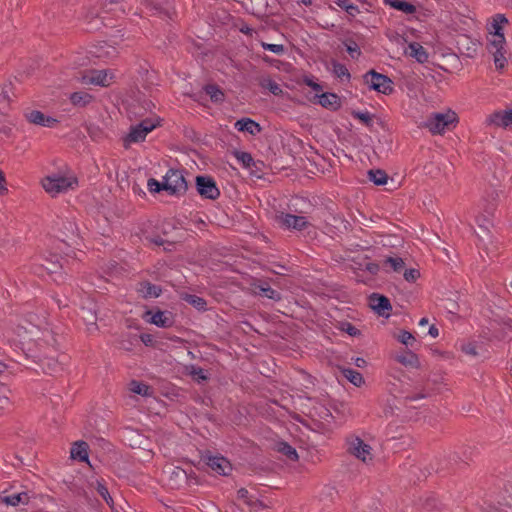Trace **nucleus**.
Wrapping results in <instances>:
<instances>
[{
  "label": "nucleus",
  "mask_w": 512,
  "mask_h": 512,
  "mask_svg": "<svg viewBox=\"0 0 512 512\" xmlns=\"http://www.w3.org/2000/svg\"><path fill=\"white\" fill-rule=\"evenodd\" d=\"M254 293L261 296L266 297L268 299L279 301L281 299V295L278 291L274 290L267 283H259L254 285Z\"/></svg>",
  "instance_id": "21"
},
{
  "label": "nucleus",
  "mask_w": 512,
  "mask_h": 512,
  "mask_svg": "<svg viewBox=\"0 0 512 512\" xmlns=\"http://www.w3.org/2000/svg\"><path fill=\"white\" fill-rule=\"evenodd\" d=\"M62 226L64 228V231H62L61 236L65 238H70V236H73L76 232V225L72 221H62Z\"/></svg>",
  "instance_id": "43"
},
{
  "label": "nucleus",
  "mask_w": 512,
  "mask_h": 512,
  "mask_svg": "<svg viewBox=\"0 0 512 512\" xmlns=\"http://www.w3.org/2000/svg\"><path fill=\"white\" fill-rule=\"evenodd\" d=\"M396 360L400 364H402L406 367H411V368H416V369L420 367V362H419L418 356L411 351H408L404 354L397 355Z\"/></svg>",
  "instance_id": "24"
},
{
  "label": "nucleus",
  "mask_w": 512,
  "mask_h": 512,
  "mask_svg": "<svg viewBox=\"0 0 512 512\" xmlns=\"http://www.w3.org/2000/svg\"><path fill=\"white\" fill-rule=\"evenodd\" d=\"M346 50L352 58L358 57L361 54L360 48L355 42L346 44Z\"/></svg>",
  "instance_id": "48"
},
{
  "label": "nucleus",
  "mask_w": 512,
  "mask_h": 512,
  "mask_svg": "<svg viewBox=\"0 0 512 512\" xmlns=\"http://www.w3.org/2000/svg\"><path fill=\"white\" fill-rule=\"evenodd\" d=\"M262 47L265 50H269L275 54H282L285 50L284 46L281 44H269V43H262Z\"/></svg>",
  "instance_id": "47"
},
{
  "label": "nucleus",
  "mask_w": 512,
  "mask_h": 512,
  "mask_svg": "<svg viewBox=\"0 0 512 512\" xmlns=\"http://www.w3.org/2000/svg\"><path fill=\"white\" fill-rule=\"evenodd\" d=\"M235 157L245 168H251L253 165H255L254 159L248 152L236 151Z\"/></svg>",
  "instance_id": "37"
},
{
  "label": "nucleus",
  "mask_w": 512,
  "mask_h": 512,
  "mask_svg": "<svg viewBox=\"0 0 512 512\" xmlns=\"http://www.w3.org/2000/svg\"><path fill=\"white\" fill-rule=\"evenodd\" d=\"M183 299L198 310L206 309L207 302L202 297L186 294Z\"/></svg>",
  "instance_id": "34"
},
{
  "label": "nucleus",
  "mask_w": 512,
  "mask_h": 512,
  "mask_svg": "<svg viewBox=\"0 0 512 512\" xmlns=\"http://www.w3.org/2000/svg\"><path fill=\"white\" fill-rule=\"evenodd\" d=\"M113 74L108 70H91L83 77V82L99 86H109L112 83Z\"/></svg>",
  "instance_id": "12"
},
{
  "label": "nucleus",
  "mask_w": 512,
  "mask_h": 512,
  "mask_svg": "<svg viewBox=\"0 0 512 512\" xmlns=\"http://www.w3.org/2000/svg\"><path fill=\"white\" fill-rule=\"evenodd\" d=\"M190 375L193 376V378L198 382L205 381L208 379L204 369L194 365L190 366Z\"/></svg>",
  "instance_id": "41"
},
{
  "label": "nucleus",
  "mask_w": 512,
  "mask_h": 512,
  "mask_svg": "<svg viewBox=\"0 0 512 512\" xmlns=\"http://www.w3.org/2000/svg\"><path fill=\"white\" fill-rule=\"evenodd\" d=\"M506 493H507V496H504L503 497V503H500L501 505H504L506 507H510L512 506V489L509 490L506 488Z\"/></svg>",
  "instance_id": "53"
},
{
  "label": "nucleus",
  "mask_w": 512,
  "mask_h": 512,
  "mask_svg": "<svg viewBox=\"0 0 512 512\" xmlns=\"http://www.w3.org/2000/svg\"><path fill=\"white\" fill-rule=\"evenodd\" d=\"M409 55L415 58L419 63H424L428 59V54L424 47L416 42L409 44Z\"/></svg>",
  "instance_id": "25"
},
{
  "label": "nucleus",
  "mask_w": 512,
  "mask_h": 512,
  "mask_svg": "<svg viewBox=\"0 0 512 512\" xmlns=\"http://www.w3.org/2000/svg\"><path fill=\"white\" fill-rule=\"evenodd\" d=\"M156 127V124L150 119H145L136 126H132L126 138L128 142L137 143L143 141L147 134Z\"/></svg>",
  "instance_id": "10"
},
{
  "label": "nucleus",
  "mask_w": 512,
  "mask_h": 512,
  "mask_svg": "<svg viewBox=\"0 0 512 512\" xmlns=\"http://www.w3.org/2000/svg\"><path fill=\"white\" fill-rule=\"evenodd\" d=\"M425 397H426L425 394L419 393V394H413V395L407 396L406 400L414 401V400L422 399V398H425Z\"/></svg>",
  "instance_id": "60"
},
{
  "label": "nucleus",
  "mask_w": 512,
  "mask_h": 512,
  "mask_svg": "<svg viewBox=\"0 0 512 512\" xmlns=\"http://www.w3.org/2000/svg\"><path fill=\"white\" fill-rule=\"evenodd\" d=\"M354 364L357 366V367H364L366 365V361L365 359L361 358V357H357L354 359Z\"/></svg>",
  "instance_id": "61"
},
{
  "label": "nucleus",
  "mask_w": 512,
  "mask_h": 512,
  "mask_svg": "<svg viewBox=\"0 0 512 512\" xmlns=\"http://www.w3.org/2000/svg\"><path fill=\"white\" fill-rule=\"evenodd\" d=\"M276 449L281 454L285 455L289 460L291 461H297L298 460V454L291 445H289L286 442H279L276 444Z\"/></svg>",
  "instance_id": "29"
},
{
  "label": "nucleus",
  "mask_w": 512,
  "mask_h": 512,
  "mask_svg": "<svg viewBox=\"0 0 512 512\" xmlns=\"http://www.w3.org/2000/svg\"><path fill=\"white\" fill-rule=\"evenodd\" d=\"M25 117L30 123L43 127H52L57 122L56 119L46 116L44 113L38 110L26 112Z\"/></svg>",
  "instance_id": "17"
},
{
  "label": "nucleus",
  "mask_w": 512,
  "mask_h": 512,
  "mask_svg": "<svg viewBox=\"0 0 512 512\" xmlns=\"http://www.w3.org/2000/svg\"><path fill=\"white\" fill-rule=\"evenodd\" d=\"M317 97L318 103L326 109L335 111L341 107L340 97L335 93L326 92L317 95Z\"/></svg>",
  "instance_id": "19"
},
{
  "label": "nucleus",
  "mask_w": 512,
  "mask_h": 512,
  "mask_svg": "<svg viewBox=\"0 0 512 512\" xmlns=\"http://www.w3.org/2000/svg\"><path fill=\"white\" fill-rule=\"evenodd\" d=\"M10 98L9 93L6 90L0 92V108H7L9 106Z\"/></svg>",
  "instance_id": "50"
},
{
  "label": "nucleus",
  "mask_w": 512,
  "mask_h": 512,
  "mask_svg": "<svg viewBox=\"0 0 512 512\" xmlns=\"http://www.w3.org/2000/svg\"><path fill=\"white\" fill-rule=\"evenodd\" d=\"M429 335H431L433 338L438 337L439 330L435 325H431L428 331Z\"/></svg>",
  "instance_id": "59"
},
{
  "label": "nucleus",
  "mask_w": 512,
  "mask_h": 512,
  "mask_svg": "<svg viewBox=\"0 0 512 512\" xmlns=\"http://www.w3.org/2000/svg\"><path fill=\"white\" fill-rule=\"evenodd\" d=\"M455 122H457V116L454 112L434 113L427 118L424 127L432 134H443Z\"/></svg>",
  "instance_id": "4"
},
{
  "label": "nucleus",
  "mask_w": 512,
  "mask_h": 512,
  "mask_svg": "<svg viewBox=\"0 0 512 512\" xmlns=\"http://www.w3.org/2000/svg\"><path fill=\"white\" fill-rule=\"evenodd\" d=\"M247 493H248V491H247L246 489H244V488H241V489L238 491V495H239V497H241V498L246 497Z\"/></svg>",
  "instance_id": "63"
},
{
  "label": "nucleus",
  "mask_w": 512,
  "mask_h": 512,
  "mask_svg": "<svg viewBox=\"0 0 512 512\" xmlns=\"http://www.w3.org/2000/svg\"><path fill=\"white\" fill-rule=\"evenodd\" d=\"M82 318L87 325H96L97 316L91 310H86L85 308H82Z\"/></svg>",
  "instance_id": "46"
},
{
  "label": "nucleus",
  "mask_w": 512,
  "mask_h": 512,
  "mask_svg": "<svg viewBox=\"0 0 512 512\" xmlns=\"http://www.w3.org/2000/svg\"><path fill=\"white\" fill-rule=\"evenodd\" d=\"M389 3L393 8L402 11L406 14H413L416 11V7L413 4L406 1L392 0Z\"/></svg>",
  "instance_id": "33"
},
{
  "label": "nucleus",
  "mask_w": 512,
  "mask_h": 512,
  "mask_svg": "<svg viewBox=\"0 0 512 512\" xmlns=\"http://www.w3.org/2000/svg\"><path fill=\"white\" fill-rule=\"evenodd\" d=\"M333 72L338 78L346 77L350 78V73L344 64L334 62L333 63Z\"/></svg>",
  "instance_id": "40"
},
{
  "label": "nucleus",
  "mask_w": 512,
  "mask_h": 512,
  "mask_svg": "<svg viewBox=\"0 0 512 512\" xmlns=\"http://www.w3.org/2000/svg\"><path fill=\"white\" fill-rule=\"evenodd\" d=\"M370 307L380 316H389L392 306L387 297L374 293L369 298Z\"/></svg>",
  "instance_id": "13"
},
{
  "label": "nucleus",
  "mask_w": 512,
  "mask_h": 512,
  "mask_svg": "<svg viewBox=\"0 0 512 512\" xmlns=\"http://www.w3.org/2000/svg\"><path fill=\"white\" fill-rule=\"evenodd\" d=\"M126 8L125 5L118 0H110L105 3L101 10L93 9L88 12L85 16L88 21V29L91 31L99 30L102 25H104L105 14H112L115 17H118L122 14H125Z\"/></svg>",
  "instance_id": "2"
},
{
  "label": "nucleus",
  "mask_w": 512,
  "mask_h": 512,
  "mask_svg": "<svg viewBox=\"0 0 512 512\" xmlns=\"http://www.w3.org/2000/svg\"><path fill=\"white\" fill-rule=\"evenodd\" d=\"M347 451L363 462L372 460V448L358 436L347 438Z\"/></svg>",
  "instance_id": "7"
},
{
  "label": "nucleus",
  "mask_w": 512,
  "mask_h": 512,
  "mask_svg": "<svg viewBox=\"0 0 512 512\" xmlns=\"http://www.w3.org/2000/svg\"><path fill=\"white\" fill-rule=\"evenodd\" d=\"M364 82L370 89L379 93L389 95L393 92L392 80L388 76L380 74L375 70H370L364 75Z\"/></svg>",
  "instance_id": "6"
},
{
  "label": "nucleus",
  "mask_w": 512,
  "mask_h": 512,
  "mask_svg": "<svg viewBox=\"0 0 512 512\" xmlns=\"http://www.w3.org/2000/svg\"><path fill=\"white\" fill-rule=\"evenodd\" d=\"M508 24V19L503 14H496L492 22V30L490 32L488 50L493 55L494 64L496 69H504L507 59L505 57L506 40L503 33V28Z\"/></svg>",
  "instance_id": "1"
},
{
  "label": "nucleus",
  "mask_w": 512,
  "mask_h": 512,
  "mask_svg": "<svg viewBox=\"0 0 512 512\" xmlns=\"http://www.w3.org/2000/svg\"><path fill=\"white\" fill-rule=\"evenodd\" d=\"M335 3L342 9L346 10L347 9V6L350 5V1L349 0H335Z\"/></svg>",
  "instance_id": "58"
},
{
  "label": "nucleus",
  "mask_w": 512,
  "mask_h": 512,
  "mask_svg": "<svg viewBox=\"0 0 512 512\" xmlns=\"http://www.w3.org/2000/svg\"><path fill=\"white\" fill-rule=\"evenodd\" d=\"M420 276V272L417 269H408L404 272V278L408 282L416 281Z\"/></svg>",
  "instance_id": "49"
},
{
  "label": "nucleus",
  "mask_w": 512,
  "mask_h": 512,
  "mask_svg": "<svg viewBox=\"0 0 512 512\" xmlns=\"http://www.w3.org/2000/svg\"><path fill=\"white\" fill-rule=\"evenodd\" d=\"M378 269H379V267L375 263H368L366 265V270L369 271L372 274H376L378 272Z\"/></svg>",
  "instance_id": "57"
},
{
  "label": "nucleus",
  "mask_w": 512,
  "mask_h": 512,
  "mask_svg": "<svg viewBox=\"0 0 512 512\" xmlns=\"http://www.w3.org/2000/svg\"><path fill=\"white\" fill-rule=\"evenodd\" d=\"M149 243H153L155 244L156 246H161L164 244V240L160 237V236H156V237H149L147 236L145 238Z\"/></svg>",
  "instance_id": "54"
},
{
  "label": "nucleus",
  "mask_w": 512,
  "mask_h": 512,
  "mask_svg": "<svg viewBox=\"0 0 512 512\" xmlns=\"http://www.w3.org/2000/svg\"><path fill=\"white\" fill-rule=\"evenodd\" d=\"M89 446L85 441H77L73 444L70 454L71 458L81 462L88 461Z\"/></svg>",
  "instance_id": "20"
},
{
  "label": "nucleus",
  "mask_w": 512,
  "mask_h": 512,
  "mask_svg": "<svg viewBox=\"0 0 512 512\" xmlns=\"http://www.w3.org/2000/svg\"><path fill=\"white\" fill-rule=\"evenodd\" d=\"M146 8L149 9L153 14H158L163 17L172 18V14L169 10L161 8L158 4L153 1L146 2Z\"/></svg>",
  "instance_id": "38"
},
{
  "label": "nucleus",
  "mask_w": 512,
  "mask_h": 512,
  "mask_svg": "<svg viewBox=\"0 0 512 512\" xmlns=\"http://www.w3.org/2000/svg\"><path fill=\"white\" fill-rule=\"evenodd\" d=\"M69 99L76 107H86L94 100V97L87 92L79 91L72 93Z\"/></svg>",
  "instance_id": "22"
},
{
  "label": "nucleus",
  "mask_w": 512,
  "mask_h": 512,
  "mask_svg": "<svg viewBox=\"0 0 512 512\" xmlns=\"http://www.w3.org/2000/svg\"><path fill=\"white\" fill-rule=\"evenodd\" d=\"M162 186H164V180L162 182H159L154 178H150L147 182V187L149 191L152 193H158L162 190H165L164 187Z\"/></svg>",
  "instance_id": "45"
},
{
  "label": "nucleus",
  "mask_w": 512,
  "mask_h": 512,
  "mask_svg": "<svg viewBox=\"0 0 512 512\" xmlns=\"http://www.w3.org/2000/svg\"><path fill=\"white\" fill-rule=\"evenodd\" d=\"M343 376L350 381L353 385L360 387L364 383V378L361 373L351 368L342 369Z\"/></svg>",
  "instance_id": "27"
},
{
  "label": "nucleus",
  "mask_w": 512,
  "mask_h": 512,
  "mask_svg": "<svg viewBox=\"0 0 512 512\" xmlns=\"http://www.w3.org/2000/svg\"><path fill=\"white\" fill-rule=\"evenodd\" d=\"M196 188L198 193L207 199L215 200L220 195L216 182L209 176H197Z\"/></svg>",
  "instance_id": "9"
},
{
  "label": "nucleus",
  "mask_w": 512,
  "mask_h": 512,
  "mask_svg": "<svg viewBox=\"0 0 512 512\" xmlns=\"http://www.w3.org/2000/svg\"><path fill=\"white\" fill-rule=\"evenodd\" d=\"M96 490L98 494L104 499V501L112 508L113 499L108 491V488L102 481H96Z\"/></svg>",
  "instance_id": "36"
},
{
  "label": "nucleus",
  "mask_w": 512,
  "mask_h": 512,
  "mask_svg": "<svg viewBox=\"0 0 512 512\" xmlns=\"http://www.w3.org/2000/svg\"><path fill=\"white\" fill-rule=\"evenodd\" d=\"M385 263L389 264L390 267L396 272L402 270L405 265L403 259L400 257H388L385 260Z\"/></svg>",
  "instance_id": "42"
},
{
  "label": "nucleus",
  "mask_w": 512,
  "mask_h": 512,
  "mask_svg": "<svg viewBox=\"0 0 512 512\" xmlns=\"http://www.w3.org/2000/svg\"><path fill=\"white\" fill-rule=\"evenodd\" d=\"M488 512H504L502 509H498V508H495V507H490Z\"/></svg>",
  "instance_id": "64"
},
{
  "label": "nucleus",
  "mask_w": 512,
  "mask_h": 512,
  "mask_svg": "<svg viewBox=\"0 0 512 512\" xmlns=\"http://www.w3.org/2000/svg\"><path fill=\"white\" fill-rule=\"evenodd\" d=\"M164 189L171 195H183L187 191V182L181 170L169 169L164 176Z\"/></svg>",
  "instance_id": "5"
},
{
  "label": "nucleus",
  "mask_w": 512,
  "mask_h": 512,
  "mask_svg": "<svg viewBox=\"0 0 512 512\" xmlns=\"http://www.w3.org/2000/svg\"><path fill=\"white\" fill-rule=\"evenodd\" d=\"M147 315H150V319L147 321L162 328L171 327L174 324V318L171 312L158 310L156 312L147 311Z\"/></svg>",
  "instance_id": "14"
},
{
  "label": "nucleus",
  "mask_w": 512,
  "mask_h": 512,
  "mask_svg": "<svg viewBox=\"0 0 512 512\" xmlns=\"http://www.w3.org/2000/svg\"><path fill=\"white\" fill-rule=\"evenodd\" d=\"M345 11L352 17H355L360 12L359 8L352 3H350L349 6H347V9Z\"/></svg>",
  "instance_id": "55"
},
{
  "label": "nucleus",
  "mask_w": 512,
  "mask_h": 512,
  "mask_svg": "<svg viewBox=\"0 0 512 512\" xmlns=\"http://www.w3.org/2000/svg\"><path fill=\"white\" fill-rule=\"evenodd\" d=\"M206 464L219 475H228L231 471L230 462L221 456L208 457Z\"/></svg>",
  "instance_id": "16"
},
{
  "label": "nucleus",
  "mask_w": 512,
  "mask_h": 512,
  "mask_svg": "<svg viewBox=\"0 0 512 512\" xmlns=\"http://www.w3.org/2000/svg\"><path fill=\"white\" fill-rule=\"evenodd\" d=\"M303 82H304L307 86L311 87V88H312L314 91H316V92H320V91H322V86H321L320 84H318V83L314 82V81H313V79H311V78H309V77H305V78H304V80H303Z\"/></svg>",
  "instance_id": "52"
},
{
  "label": "nucleus",
  "mask_w": 512,
  "mask_h": 512,
  "mask_svg": "<svg viewBox=\"0 0 512 512\" xmlns=\"http://www.w3.org/2000/svg\"><path fill=\"white\" fill-rule=\"evenodd\" d=\"M138 292H140L144 298H156L160 296L162 290L159 286L150 282H141L139 284Z\"/></svg>",
  "instance_id": "23"
},
{
  "label": "nucleus",
  "mask_w": 512,
  "mask_h": 512,
  "mask_svg": "<svg viewBox=\"0 0 512 512\" xmlns=\"http://www.w3.org/2000/svg\"><path fill=\"white\" fill-rule=\"evenodd\" d=\"M462 351L468 355L476 356L478 355L476 351V345L473 343H468L462 346Z\"/></svg>",
  "instance_id": "51"
},
{
  "label": "nucleus",
  "mask_w": 512,
  "mask_h": 512,
  "mask_svg": "<svg viewBox=\"0 0 512 512\" xmlns=\"http://www.w3.org/2000/svg\"><path fill=\"white\" fill-rule=\"evenodd\" d=\"M78 186L77 178L72 175L52 174L42 180V187L52 197L69 190H74Z\"/></svg>",
  "instance_id": "3"
},
{
  "label": "nucleus",
  "mask_w": 512,
  "mask_h": 512,
  "mask_svg": "<svg viewBox=\"0 0 512 512\" xmlns=\"http://www.w3.org/2000/svg\"><path fill=\"white\" fill-rule=\"evenodd\" d=\"M234 126L238 131L246 132L253 136L259 134L262 130L260 124L250 118L239 119Z\"/></svg>",
  "instance_id": "18"
},
{
  "label": "nucleus",
  "mask_w": 512,
  "mask_h": 512,
  "mask_svg": "<svg viewBox=\"0 0 512 512\" xmlns=\"http://www.w3.org/2000/svg\"><path fill=\"white\" fill-rule=\"evenodd\" d=\"M277 222L286 229L302 231L311 226L305 216H297L289 213H280L276 216Z\"/></svg>",
  "instance_id": "8"
},
{
  "label": "nucleus",
  "mask_w": 512,
  "mask_h": 512,
  "mask_svg": "<svg viewBox=\"0 0 512 512\" xmlns=\"http://www.w3.org/2000/svg\"><path fill=\"white\" fill-rule=\"evenodd\" d=\"M2 501L11 506H17L19 504H27L29 502V495L26 492L15 493L4 496Z\"/></svg>",
  "instance_id": "26"
},
{
  "label": "nucleus",
  "mask_w": 512,
  "mask_h": 512,
  "mask_svg": "<svg viewBox=\"0 0 512 512\" xmlns=\"http://www.w3.org/2000/svg\"><path fill=\"white\" fill-rule=\"evenodd\" d=\"M260 86L269 90L273 95L279 96L282 94V88L271 78H263L260 80Z\"/></svg>",
  "instance_id": "32"
},
{
  "label": "nucleus",
  "mask_w": 512,
  "mask_h": 512,
  "mask_svg": "<svg viewBox=\"0 0 512 512\" xmlns=\"http://www.w3.org/2000/svg\"><path fill=\"white\" fill-rule=\"evenodd\" d=\"M368 178L371 182H373L375 185H384L387 183L388 175L385 171L377 169V170H369L368 171Z\"/></svg>",
  "instance_id": "30"
},
{
  "label": "nucleus",
  "mask_w": 512,
  "mask_h": 512,
  "mask_svg": "<svg viewBox=\"0 0 512 512\" xmlns=\"http://www.w3.org/2000/svg\"><path fill=\"white\" fill-rule=\"evenodd\" d=\"M485 123L487 126H494L498 128H511L512 127V109L499 110L487 116Z\"/></svg>",
  "instance_id": "11"
},
{
  "label": "nucleus",
  "mask_w": 512,
  "mask_h": 512,
  "mask_svg": "<svg viewBox=\"0 0 512 512\" xmlns=\"http://www.w3.org/2000/svg\"><path fill=\"white\" fill-rule=\"evenodd\" d=\"M130 391L142 396L152 395V389L150 386L135 380L131 381L130 383Z\"/></svg>",
  "instance_id": "31"
},
{
  "label": "nucleus",
  "mask_w": 512,
  "mask_h": 512,
  "mask_svg": "<svg viewBox=\"0 0 512 512\" xmlns=\"http://www.w3.org/2000/svg\"><path fill=\"white\" fill-rule=\"evenodd\" d=\"M8 189L5 186V176L0 170V195L7 193Z\"/></svg>",
  "instance_id": "56"
},
{
  "label": "nucleus",
  "mask_w": 512,
  "mask_h": 512,
  "mask_svg": "<svg viewBox=\"0 0 512 512\" xmlns=\"http://www.w3.org/2000/svg\"><path fill=\"white\" fill-rule=\"evenodd\" d=\"M347 333L351 336H355L358 333V329L351 324H348V328L346 329Z\"/></svg>",
  "instance_id": "62"
},
{
  "label": "nucleus",
  "mask_w": 512,
  "mask_h": 512,
  "mask_svg": "<svg viewBox=\"0 0 512 512\" xmlns=\"http://www.w3.org/2000/svg\"><path fill=\"white\" fill-rule=\"evenodd\" d=\"M352 116L367 126L372 124V116L369 112L353 111Z\"/></svg>",
  "instance_id": "44"
},
{
  "label": "nucleus",
  "mask_w": 512,
  "mask_h": 512,
  "mask_svg": "<svg viewBox=\"0 0 512 512\" xmlns=\"http://www.w3.org/2000/svg\"><path fill=\"white\" fill-rule=\"evenodd\" d=\"M397 339L402 344L411 347H413L414 343L416 342L415 337L409 331L406 330H401L397 336Z\"/></svg>",
  "instance_id": "39"
},
{
  "label": "nucleus",
  "mask_w": 512,
  "mask_h": 512,
  "mask_svg": "<svg viewBox=\"0 0 512 512\" xmlns=\"http://www.w3.org/2000/svg\"><path fill=\"white\" fill-rule=\"evenodd\" d=\"M61 257L59 255H51L50 258H45L44 263L41 265L48 271V273H56L62 268Z\"/></svg>",
  "instance_id": "28"
},
{
  "label": "nucleus",
  "mask_w": 512,
  "mask_h": 512,
  "mask_svg": "<svg viewBox=\"0 0 512 512\" xmlns=\"http://www.w3.org/2000/svg\"><path fill=\"white\" fill-rule=\"evenodd\" d=\"M165 473L168 474V481L172 488H180L188 482V473L180 467H171Z\"/></svg>",
  "instance_id": "15"
},
{
  "label": "nucleus",
  "mask_w": 512,
  "mask_h": 512,
  "mask_svg": "<svg viewBox=\"0 0 512 512\" xmlns=\"http://www.w3.org/2000/svg\"><path fill=\"white\" fill-rule=\"evenodd\" d=\"M205 93L210 96L213 102L223 101L224 94L216 85H206L204 87Z\"/></svg>",
  "instance_id": "35"
}]
</instances>
